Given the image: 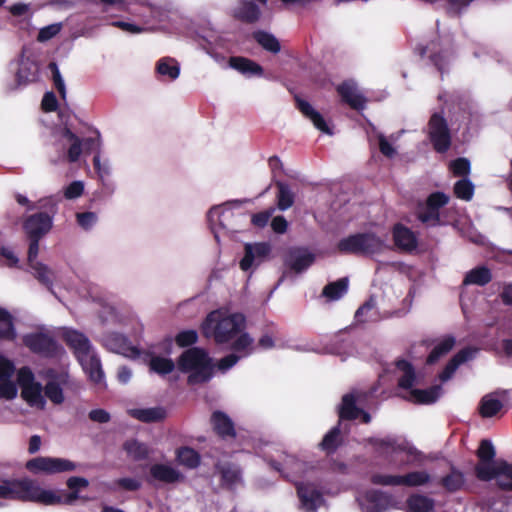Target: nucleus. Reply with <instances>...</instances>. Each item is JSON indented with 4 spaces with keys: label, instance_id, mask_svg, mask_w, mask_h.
<instances>
[{
    "label": "nucleus",
    "instance_id": "1",
    "mask_svg": "<svg viewBox=\"0 0 512 512\" xmlns=\"http://www.w3.org/2000/svg\"><path fill=\"white\" fill-rule=\"evenodd\" d=\"M246 318L242 313L226 314L219 310L210 312L201 325L202 333L213 338L216 344H227L232 341L230 349L248 356L253 352V338L244 332Z\"/></svg>",
    "mask_w": 512,
    "mask_h": 512
},
{
    "label": "nucleus",
    "instance_id": "2",
    "mask_svg": "<svg viewBox=\"0 0 512 512\" xmlns=\"http://www.w3.org/2000/svg\"><path fill=\"white\" fill-rule=\"evenodd\" d=\"M12 494L10 499L23 502H35L38 504L53 505H72L80 499L78 491L70 490L69 493L58 494L52 490H45L30 479L12 480Z\"/></svg>",
    "mask_w": 512,
    "mask_h": 512
},
{
    "label": "nucleus",
    "instance_id": "3",
    "mask_svg": "<svg viewBox=\"0 0 512 512\" xmlns=\"http://www.w3.org/2000/svg\"><path fill=\"white\" fill-rule=\"evenodd\" d=\"M177 368L182 373H189L188 385L208 382L213 376V363L207 351L200 347H190L177 359Z\"/></svg>",
    "mask_w": 512,
    "mask_h": 512
},
{
    "label": "nucleus",
    "instance_id": "4",
    "mask_svg": "<svg viewBox=\"0 0 512 512\" xmlns=\"http://www.w3.org/2000/svg\"><path fill=\"white\" fill-rule=\"evenodd\" d=\"M337 248L343 254L373 255L383 251L384 242L374 233H356L341 239Z\"/></svg>",
    "mask_w": 512,
    "mask_h": 512
},
{
    "label": "nucleus",
    "instance_id": "5",
    "mask_svg": "<svg viewBox=\"0 0 512 512\" xmlns=\"http://www.w3.org/2000/svg\"><path fill=\"white\" fill-rule=\"evenodd\" d=\"M53 149L56 152L53 163H75L82 154V141L68 126H64L57 134Z\"/></svg>",
    "mask_w": 512,
    "mask_h": 512
},
{
    "label": "nucleus",
    "instance_id": "6",
    "mask_svg": "<svg viewBox=\"0 0 512 512\" xmlns=\"http://www.w3.org/2000/svg\"><path fill=\"white\" fill-rule=\"evenodd\" d=\"M449 196L444 192L436 191L431 193L425 200L417 205V219L431 227L441 225L440 209L449 202Z\"/></svg>",
    "mask_w": 512,
    "mask_h": 512
},
{
    "label": "nucleus",
    "instance_id": "7",
    "mask_svg": "<svg viewBox=\"0 0 512 512\" xmlns=\"http://www.w3.org/2000/svg\"><path fill=\"white\" fill-rule=\"evenodd\" d=\"M431 475L424 470L412 471L404 475L373 474L371 483L381 486L419 487L428 484Z\"/></svg>",
    "mask_w": 512,
    "mask_h": 512
},
{
    "label": "nucleus",
    "instance_id": "8",
    "mask_svg": "<svg viewBox=\"0 0 512 512\" xmlns=\"http://www.w3.org/2000/svg\"><path fill=\"white\" fill-rule=\"evenodd\" d=\"M23 344L33 353L44 358H57L62 351L55 338L45 332L24 335Z\"/></svg>",
    "mask_w": 512,
    "mask_h": 512
},
{
    "label": "nucleus",
    "instance_id": "9",
    "mask_svg": "<svg viewBox=\"0 0 512 512\" xmlns=\"http://www.w3.org/2000/svg\"><path fill=\"white\" fill-rule=\"evenodd\" d=\"M429 140L438 153H445L451 146V133L442 113H433L428 122Z\"/></svg>",
    "mask_w": 512,
    "mask_h": 512
},
{
    "label": "nucleus",
    "instance_id": "10",
    "mask_svg": "<svg viewBox=\"0 0 512 512\" xmlns=\"http://www.w3.org/2000/svg\"><path fill=\"white\" fill-rule=\"evenodd\" d=\"M76 468V463L64 458L39 456L30 459L26 463V469L33 474L44 473L51 475L75 471Z\"/></svg>",
    "mask_w": 512,
    "mask_h": 512
},
{
    "label": "nucleus",
    "instance_id": "11",
    "mask_svg": "<svg viewBox=\"0 0 512 512\" xmlns=\"http://www.w3.org/2000/svg\"><path fill=\"white\" fill-rule=\"evenodd\" d=\"M51 214L48 212H37L27 216L23 221V230L27 238L42 239L50 232L53 226V216L56 213V205L51 206Z\"/></svg>",
    "mask_w": 512,
    "mask_h": 512
},
{
    "label": "nucleus",
    "instance_id": "12",
    "mask_svg": "<svg viewBox=\"0 0 512 512\" xmlns=\"http://www.w3.org/2000/svg\"><path fill=\"white\" fill-rule=\"evenodd\" d=\"M315 261L313 253L304 247H291L284 257V266L295 273H302Z\"/></svg>",
    "mask_w": 512,
    "mask_h": 512
},
{
    "label": "nucleus",
    "instance_id": "13",
    "mask_svg": "<svg viewBox=\"0 0 512 512\" xmlns=\"http://www.w3.org/2000/svg\"><path fill=\"white\" fill-rule=\"evenodd\" d=\"M336 91L341 98V101L347 104L350 108L356 111L365 109L367 99L358 91L355 81L349 79L344 80L336 87Z\"/></svg>",
    "mask_w": 512,
    "mask_h": 512
},
{
    "label": "nucleus",
    "instance_id": "14",
    "mask_svg": "<svg viewBox=\"0 0 512 512\" xmlns=\"http://www.w3.org/2000/svg\"><path fill=\"white\" fill-rule=\"evenodd\" d=\"M103 346L109 351L127 356L137 357L139 356V350L133 346L130 340L123 334L117 332H110L102 337Z\"/></svg>",
    "mask_w": 512,
    "mask_h": 512
},
{
    "label": "nucleus",
    "instance_id": "15",
    "mask_svg": "<svg viewBox=\"0 0 512 512\" xmlns=\"http://www.w3.org/2000/svg\"><path fill=\"white\" fill-rule=\"evenodd\" d=\"M214 469L220 476L221 486L226 489H233L242 482V469L235 462L218 460Z\"/></svg>",
    "mask_w": 512,
    "mask_h": 512
},
{
    "label": "nucleus",
    "instance_id": "16",
    "mask_svg": "<svg viewBox=\"0 0 512 512\" xmlns=\"http://www.w3.org/2000/svg\"><path fill=\"white\" fill-rule=\"evenodd\" d=\"M296 490L301 507L308 512L316 511L323 502L322 493L313 483H297Z\"/></svg>",
    "mask_w": 512,
    "mask_h": 512
},
{
    "label": "nucleus",
    "instance_id": "17",
    "mask_svg": "<svg viewBox=\"0 0 512 512\" xmlns=\"http://www.w3.org/2000/svg\"><path fill=\"white\" fill-rule=\"evenodd\" d=\"M392 239L398 250L405 253H412L418 247L416 234L402 223H396L392 227Z\"/></svg>",
    "mask_w": 512,
    "mask_h": 512
},
{
    "label": "nucleus",
    "instance_id": "18",
    "mask_svg": "<svg viewBox=\"0 0 512 512\" xmlns=\"http://www.w3.org/2000/svg\"><path fill=\"white\" fill-rule=\"evenodd\" d=\"M210 424L214 433L222 440L236 438L235 424L225 412L220 410L212 412Z\"/></svg>",
    "mask_w": 512,
    "mask_h": 512
},
{
    "label": "nucleus",
    "instance_id": "19",
    "mask_svg": "<svg viewBox=\"0 0 512 512\" xmlns=\"http://www.w3.org/2000/svg\"><path fill=\"white\" fill-rule=\"evenodd\" d=\"M63 340L73 351L77 359H82L90 353L91 344L89 339L76 330H66L63 333Z\"/></svg>",
    "mask_w": 512,
    "mask_h": 512
},
{
    "label": "nucleus",
    "instance_id": "20",
    "mask_svg": "<svg viewBox=\"0 0 512 512\" xmlns=\"http://www.w3.org/2000/svg\"><path fill=\"white\" fill-rule=\"evenodd\" d=\"M270 252L271 247L266 242L246 244L244 247V256L239 263L241 270L248 271L256 259L261 261L266 258Z\"/></svg>",
    "mask_w": 512,
    "mask_h": 512
},
{
    "label": "nucleus",
    "instance_id": "21",
    "mask_svg": "<svg viewBox=\"0 0 512 512\" xmlns=\"http://www.w3.org/2000/svg\"><path fill=\"white\" fill-rule=\"evenodd\" d=\"M232 17L245 24L256 23L261 16L260 8L253 1L240 0L232 10Z\"/></svg>",
    "mask_w": 512,
    "mask_h": 512
},
{
    "label": "nucleus",
    "instance_id": "22",
    "mask_svg": "<svg viewBox=\"0 0 512 512\" xmlns=\"http://www.w3.org/2000/svg\"><path fill=\"white\" fill-rule=\"evenodd\" d=\"M295 102L297 109L306 118L310 119L318 130L326 134H331L330 128L323 116L316 111L308 101L301 99L299 96H295Z\"/></svg>",
    "mask_w": 512,
    "mask_h": 512
},
{
    "label": "nucleus",
    "instance_id": "23",
    "mask_svg": "<svg viewBox=\"0 0 512 512\" xmlns=\"http://www.w3.org/2000/svg\"><path fill=\"white\" fill-rule=\"evenodd\" d=\"M502 460L478 461L474 467V473L478 480L489 482L493 479L497 481L501 478Z\"/></svg>",
    "mask_w": 512,
    "mask_h": 512
},
{
    "label": "nucleus",
    "instance_id": "24",
    "mask_svg": "<svg viewBox=\"0 0 512 512\" xmlns=\"http://www.w3.org/2000/svg\"><path fill=\"white\" fill-rule=\"evenodd\" d=\"M464 473L455 467L453 464L450 465L449 473L440 478L438 484L448 493H456L465 485Z\"/></svg>",
    "mask_w": 512,
    "mask_h": 512
},
{
    "label": "nucleus",
    "instance_id": "25",
    "mask_svg": "<svg viewBox=\"0 0 512 512\" xmlns=\"http://www.w3.org/2000/svg\"><path fill=\"white\" fill-rule=\"evenodd\" d=\"M229 65L231 68L237 70L243 75L246 76H262L264 70L261 65L256 63L255 61L242 57V56H232L229 58Z\"/></svg>",
    "mask_w": 512,
    "mask_h": 512
},
{
    "label": "nucleus",
    "instance_id": "26",
    "mask_svg": "<svg viewBox=\"0 0 512 512\" xmlns=\"http://www.w3.org/2000/svg\"><path fill=\"white\" fill-rule=\"evenodd\" d=\"M39 77L38 64L30 59L22 60L16 73V81L19 85L36 82Z\"/></svg>",
    "mask_w": 512,
    "mask_h": 512
},
{
    "label": "nucleus",
    "instance_id": "27",
    "mask_svg": "<svg viewBox=\"0 0 512 512\" xmlns=\"http://www.w3.org/2000/svg\"><path fill=\"white\" fill-rule=\"evenodd\" d=\"M340 421L336 426L331 428L319 443V448L326 453V455L334 454L343 443L341 434Z\"/></svg>",
    "mask_w": 512,
    "mask_h": 512
},
{
    "label": "nucleus",
    "instance_id": "28",
    "mask_svg": "<svg viewBox=\"0 0 512 512\" xmlns=\"http://www.w3.org/2000/svg\"><path fill=\"white\" fill-rule=\"evenodd\" d=\"M78 360L91 381L97 384L102 382L104 372L102 370L101 361L97 355L89 353L84 358Z\"/></svg>",
    "mask_w": 512,
    "mask_h": 512
},
{
    "label": "nucleus",
    "instance_id": "29",
    "mask_svg": "<svg viewBox=\"0 0 512 512\" xmlns=\"http://www.w3.org/2000/svg\"><path fill=\"white\" fill-rule=\"evenodd\" d=\"M129 414L141 422L155 423L165 419L166 410L163 407L138 408L129 410Z\"/></svg>",
    "mask_w": 512,
    "mask_h": 512
},
{
    "label": "nucleus",
    "instance_id": "30",
    "mask_svg": "<svg viewBox=\"0 0 512 512\" xmlns=\"http://www.w3.org/2000/svg\"><path fill=\"white\" fill-rule=\"evenodd\" d=\"M361 412H363V409L356 405V397L353 394H345L342 397V402L338 411L340 422L341 420H356L360 416Z\"/></svg>",
    "mask_w": 512,
    "mask_h": 512
},
{
    "label": "nucleus",
    "instance_id": "31",
    "mask_svg": "<svg viewBox=\"0 0 512 512\" xmlns=\"http://www.w3.org/2000/svg\"><path fill=\"white\" fill-rule=\"evenodd\" d=\"M43 387L39 382L30 383V385L21 388L22 398L30 405L40 409L45 407L46 401L42 395Z\"/></svg>",
    "mask_w": 512,
    "mask_h": 512
},
{
    "label": "nucleus",
    "instance_id": "32",
    "mask_svg": "<svg viewBox=\"0 0 512 512\" xmlns=\"http://www.w3.org/2000/svg\"><path fill=\"white\" fill-rule=\"evenodd\" d=\"M492 280L491 270L486 266H477L468 271L463 279V285L485 286Z\"/></svg>",
    "mask_w": 512,
    "mask_h": 512
},
{
    "label": "nucleus",
    "instance_id": "33",
    "mask_svg": "<svg viewBox=\"0 0 512 512\" xmlns=\"http://www.w3.org/2000/svg\"><path fill=\"white\" fill-rule=\"evenodd\" d=\"M150 475L154 479L168 484L179 481L181 477V474L176 469L165 464L152 465Z\"/></svg>",
    "mask_w": 512,
    "mask_h": 512
},
{
    "label": "nucleus",
    "instance_id": "34",
    "mask_svg": "<svg viewBox=\"0 0 512 512\" xmlns=\"http://www.w3.org/2000/svg\"><path fill=\"white\" fill-rule=\"evenodd\" d=\"M349 280L347 277L340 278L324 286L322 296L329 300H338L348 291Z\"/></svg>",
    "mask_w": 512,
    "mask_h": 512
},
{
    "label": "nucleus",
    "instance_id": "35",
    "mask_svg": "<svg viewBox=\"0 0 512 512\" xmlns=\"http://www.w3.org/2000/svg\"><path fill=\"white\" fill-rule=\"evenodd\" d=\"M33 270V276L49 291L53 289L55 274L47 265L37 262L29 266Z\"/></svg>",
    "mask_w": 512,
    "mask_h": 512
},
{
    "label": "nucleus",
    "instance_id": "36",
    "mask_svg": "<svg viewBox=\"0 0 512 512\" xmlns=\"http://www.w3.org/2000/svg\"><path fill=\"white\" fill-rule=\"evenodd\" d=\"M408 512H431L434 508V500L421 494H413L408 497Z\"/></svg>",
    "mask_w": 512,
    "mask_h": 512
},
{
    "label": "nucleus",
    "instance_id": "37",
    "mask_svg": "<svg viewBox=\"0 0 512 512\" xmlns=\"http://www.w3.org/2000/svg\"><path fill=\"white\" fill-rule=\"evenodd\" d=\"M253 38L263 49L271 53L276 54L281 50L278 39L271 33L258 30L253 32Z\"/></svg>",
    "mask_w": 512,
    "mask_h": 512
},
{
    "label": "nucleus",
    "instance_id": "38",
    "mask_svg": "<svg viewBox=\"0 0 512 512\" xmlns=\"http://www.w3.org/2000/svg\"><path fill=\"white\" fill-rule=\"evenodd\" d=\"M455 345V338L453 336L445 337L440 343H438L432 351L429 353L426 363L428 365L435 364L442 356L449 353Z\"/></svg>",
    "mask_w": 512,
    "mask_h": 512
},
{
    "label": "nucleus",
    "instance_id": "39",
    "mask_svg": "<svg viewBox=\"0 0 512 512\" xmlns=\"http://www.w3.org/2000/svg\"><path fill=\"white\" fill-rule=\"evenodd\" d=\"M368 443L379 453H385L391 451L396 453L398 451H404V447L397 444V441L393 437L377 438L371 437L368 439Z\"/></svg>",
    "mask_w": 512,
    "mask_h": 512
},
{
    "label": "nucleus",
    "instance_id": "40",
    "mask_svg": "<svg viewBox=\"0 0 512 512\" xmlns=\"http://www.w3.org/2000/svg\"><path fill=\"white\" fill-rule=\"evenodd\" d=\"M16 338L15 327L11 314L0 308V339L12 341Z\"/></svg>",
    "mask_w": 512,
    "mask_h": 512
},
{
    "label": "nucleus",
    "instance_id": "41",
    "mask_svg": "<svg viewBox=\"0 0 512 512\" xmlns=\"http://www.w3.org/2000/svg\"><path fill=\"white\" fill-rule=\"evenodd\" d=\"M440 390V386L434 385L427 389H413L411 390V395L416 403L431 404L439 398Z\"/></svg>",
    "mask_w": 512,
    "mask_h": 512
},
{
    "label": "nucleus",
    "instance_id": "42",
    "mask_svg": "<svg viewBox=\"0 0 512 512\" xmlns=\"http://www.w3.org/2000/svg\"><path fill=\"white\" fill-rule=\"evenodd\" d=\"M82 141V152L84 151L87 154H90L92 152H96V155L93 157V166L94 169L101 173V164H100V134L97 132L96 137H88L85 139H81Z\"/></svg>",
    "mask_w": 512,
    "mask_h": 512
},
{
    "label": "nucleus",
    "instance_id": "43",
    "mask_svg": "<svg viewBox=\"0 0 512 512\" xmlns=\"http://www.w3.org/2000/svg\"><path fill=\"white\" fill-rule=\"evenodd\" d=\"M149 368L151 371L164 376L174 371L175 363L170 358L155 355L150 358Z\"/></svg>",
    "mask_w": 512,
    "mask_h": 512
},
{
    "label": "nucleus",
    "instance_id": "44",
    "mask_svg": "<svg viewBox=\"0 0 512 512\" xmlns=\"http://www.w3.org/2000/svg\"><path fill=\"white\" fill-rule=\"evenodd\" d=\"M178 462L190 469L196 468L200 464L199 453L190 447H181L177 450Z\"/></svg>",
    "mask_w": 512,
    "mask_h": 512
},
{
    "label": "nucleus",
    "instance_id": "45",
    "mask_svg": "<svg viewBox=\"0 0 512 512\" xmlns=\"http://www.w3.org/2000/svg\"><path fill=\"white\" fill-rule=\"evenodd\" d=\"M123 449L135 461L144 460L149 455L147 446L136 439L127 440L123 444Z\"/></svg>",
    "mask_w": 512,
    "mask_h": 512
},
{
    "label": "nucleus",
    "instance_id": "46",
    "mask_svg": "<svg viewBox=\"0 0 512 512\" xmlns=\"http://www.w3.org/2000/svg\"><path fill=\"white\" fill-rule=\"evenodd\" d=\"M503 407L500 400L495 398L483 397L479 405V413L483 418L495 416Z\"/></svg>",
    "mask_w": 512,
    "mask_h": 512
},
{
    "label": "nucleus",
    "instance_id": "47",
    "mask_svg": "<svg viewBox=\"0 0 512 512\" xmlns=\"http://www.w3.org/2000/svg\"><path fill=\"white\" fill-rule=\"evenodd\" d=\"M277 188H278V194H277L278 208L282 211H285L293 205L294 194L291 191L290 187L283 182H278Z\"/></svg>",
    "mask_w": 512,
    "mask_h": 512
},
{
    "label": "nucleus",
    "instance_id": "48",
    "mask_svg": "<svg viewBox=\"0 0 512 512\" xmlns=\"http://www.w3.org/2000/svg\"><path fill=\"white\" fill-rule=\"evenodd\" d=\"M156 71L160 75L168 76L170 79H176L180 74L177 63L171 58H162L157 62Z\"/></svg>",
    "mask_w": 512,
    "mask_h": 512
},
{
    "label": "nucleus",
    "instance_id": "49",
    "mask_svg": "<svg viewBox=\"0 0 512 512\" xmlns=\"http://www.w3.org/2000/svg\"><path fill=\"white\" fill-rule=\"evenodd\" d=\"M45 396L54 404L59 405L64 402L63 389L56 381H48L43 388Z\"/></svg>",
    "mask_w": 512,
    "mask_h": 512
},
{
    "label": "nucleus",
    "instance_id": "50",
    "mask_svg": "<svg viewBox=\"0 0 512 512\" xmlns=\"http://www.w3.org/2000/svg\"><path fill=\"white\" fill-rule=\"evenodd\" d=\"M454 194L461 200L469 201L474 194V185L468 179L458 180L454 184Z\"/></svg>",
    "mask_w": 512,
    "mask_h": 512
},
{
    "label": "nucleus",
    "instance_id": "51",
    "mask_svg": "<svg viewBox=\"0 0 512 512\" xmlns=\"http://www.w3.org/2000/svg\"><path fill=\"white\" fill-rule=\"evenodd\" d=\"M366 499L374 505L377 512H382L389 505L391 497L380 490H373L367 494Z\"/></svg>",
    "mask_w": 512,
    "mask_h": 512
},
{
    "label": "nucleus",
    "instance_id": "52",
    "mask_svg": "<svg viewBox=\"0 0 512 512\" xmlns=\"http://www.w3.org/2000/svg\"><path fill=\"white\" fill-rule=\"evenodd\" d=\"M501 478L497 481L498 487L503 491H512V464L502 460Z\"/></svg>",
    "mask_w": 512,
    "mask_h": 512
},
{
    "label": "nucleus",
    "instance_id": "53",
    "mask_svg": "<svg viewBox=\"0 0 512 512\" xmlns=\"http://www.w3.org/2000/svg\"><path fill=\"white\" fill-rule=\"evenodd\" d=\"M478 461H492L495 460L496 451L492 442L488 439L480 441L479 447L476 451Z\"/></svg>",
    "mask_w": 512,
    "mask_h": 512
},
{
    "label": "nucleus",
    "instance_id": "54",
    "mask_svg": "<svg viewBox=\"0 0 512 512\" xmlns=\"http://www.w3.org/2000/svg\"><path fill=\"white\" fill-rule=\"evenodd\" d=\"M197 341H198V333L196 330H193V329L180 331L175 336V342H176L177 346H179L181 348L190 347V346L194 345L195 343H197Z\"/></svg>",
    "mask_w": 512,
    "mask_h": 512
},
{
    "label": "nucleus",
    "instance_id": "55",
    "mask_svg": "<svg viewBox=\"0 0 512 512\" xmlns=\"http://www.w3.org/2000/svg\"><path fill=\"white\" fill-rule=\"evenodd\" d=\"M48 68L52 73V80H53L55 88L58 90L60 97L62 99H65L66 98V88H65L64 80L61 76V73L59 71L57 63L50 62L48 64Z\"/></svg>",
    "mask_w": 512,
    "mask_h": 512
},
{
    "label": "nucleus",
    "instance_id": "56",
    "mask_svg": "<svg viewBox=\"0 0 512 512\" xmlns=\"http://www.w3.org/2000/svg\"><path fill=\"white\" fill-rule=\"evenodd\" d=\"M450 169L455 176H467L470 173V161L467 158H457L450 164Z\"/></svg>",
    "mask_w": 512,
    "mask_h": 512
},
{
    "label": "nucleus",
    "instance_id": "57",
    "mask_svg": "<svg viewBox=\"0 0 512 512\" xmlns=\"http://www.w3.org/2000/svg\"><path fill=\"white\" fill-rule=\"evenodd\" d=\"M97 214L94 212L86 211L76 213L77 224L84 230H89L97 222Z\"/></svg>",
    "mask_w": 512,
    "mask_h": 512
},
{
    "label": "nucleus",
    "instance_id": "58",
    "mask_svg": "<svg viewBox=\"0 0 512 512\" xmlns=\"http://www.w3.org/2000/svg\"><path fill=\"white\" fill-rule=\"evenodd\" d=\"M84 192V184L81 181H73L64 189V197L66 199H76Z\"/></svg>",
    "mask_w": 512,
    "mask_h": 512
},
{
    "label": "nucleus",
    "instance_id": "59",
    "mask_svg": "<svg viewBox=\"0 0 512 512\" xmlns=\"http://www.w3.org/2000/svg\"><path fill=\"white\" fill-rule=\"evenodd\" d=\"M61 30V26L59 24H52L40 29L37 40L39 42H46L53 37H55Z\"/></svg>",
    "mask_w": 512,
    "mask_h": 512
},
{
    "label": "nucleus",
    "instance_id": "60",
    "mask_svg": "<svg viewBox=\"0 0 512 512\" xmlns=\"http://www.w3.org/2000/svg\"><path fill=\"white\" fill-rule=\"evenodd\" d=\"M41 108L44 112H55L58 109V100L52 91L44 94L41 101Z\"/></svg>",
    "mask_w": 512,
    "mask_h": 512
},
{
    "label": "nucleus",
    "instance_id": "61",
    "mask_svg": "<svg viewBox=\"0 0 512 512\" xmlns=\"http://www.w3.org/2000/svg\"><path fill=\"white\" fill-rule=\"evenodd\" d=\"M17 394V388L10 379L0 380V397L5 399H13Z\"/></svg>",
    "mask_w": 512,
    "mask_h": 512
},
{
    "label": "nucleus",
    "instance_id": "62",
    "mask_svg": "<svg viewBox=\"0 0 512 512\" xmlns=\"http://www.w3.org/2000/svg\"><path fill=\"white\" fill-rule=\"evenodd\" d=\"M473 0H448L447 13L450 16H459Z\"/></svg>",
    "mask_w": 512,
    "mask_h": 512
},
{
    "label": "nucleus",
    "instance_id": "63",
    "mask_svg": "<svg viewBox=\"0 0 512 512\" xmlns=\"http://www.w3.org/2000/svg\"><path fill=\"white\" fill-rule=\"evenodd\" d=\"M15 371L13 362L0 355V380H7L12 377Z\"/></svg>",
    "mask_w": 512,
    "mask_h": 512
},
{
    "label": "nucleus",
    "instance_id": "64",
    "mask_svg": "<svg viewBox=\"0 0 512 512\" xmlns=\"http://www.w3.org/2000/svg\"><path fill=\"white\" fill-rule=\"evenodd\" d=\"M115 484L126 491H137L141 488V482L135 478H119L115 481Z\"/></svg>",
    "mask_w": 512,
    "mask_h": 512
}]
</instances>
